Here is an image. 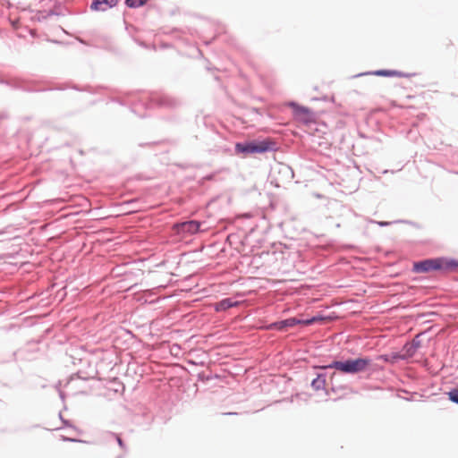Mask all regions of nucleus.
Returning <instances> with one entry per match:
<instances>
[{
	"label": "nucleus",
	"instance_id": "2",
	"mask_svg": "<svg viewBox=\"0 0 458 458\" xmlns=\"http://www.w3.org/2000/svg\"><path fill=\"white\" fill-rule=\"evenodd\" d=\"M371 365V360L369 358H358L347 360L345 361H333L324 368L335 369L343 373L354 374L365 371Z\"/></svg>",
	"mask_w": 458,
	"mask_h": 458
},
{
	"label": "nucleus",
	"instance_id": "13",
	"mask_svg": "<svg viewBox=\"0 0 458 458\" xmlns=\"http://www.w3.org/2000/svg\"><path fill=\"white\" fill-rule=\"evenodd\" d=\"M447 394L452 402L458 403V388L451 390Z\"/></svg>",
	"mask_w": 458,
	"mask_h": 458
},
{
	"label": "nucleus",
	"instance_id": "4",
	"mask_svg": "<svg viewBox=\"0 0 458 458\" xmlns=\"http://www.w3.org/2000/svg\"><path fill=\"white\" fill-rule=\"evenodd\" d=\"M251 148L250 152L254 153H264L275 148V143L270 140H253L250 141Z\"/></svg>",
	"mask_w": 458,
	"mask_h": 458
},
{
	"label": "nucleus",
	"instance_id": "15",
	"mask_svg": "<svg viewBox=\"0 0 458 458\" xmlns=\"http://www.w3.org/2000/svg\"><path fill=\"white\" fill-rule=\"evenodd\" d=\"M115 437H116V440H117L118 445H119L121 447H123L124 444H123V442L122 438H121L118 435H116V436H115Z\"/></svg>",
	"mask_w": 458,
	"mask_h": 458
},
{
	"label": "nucleus",
	"instance_id": "10",
	"mask_svg": "<svg viewBox=\"0 0 458 458\" xmlns=\"http://www.w3.org/2000/svg\"><path fill=\"white\" fill-rule=\"evenodd\" d=\"M250 148H251L250 142L237 143L235 145V151L237 153L252 154V152H250Z\"/></svg>",
	"mask_w": 458,
	"mask_h": 458
},
{
	"label": "nucleus",
	"instance_id": "8",
	"mask_svg": "<svg viewBox=\"0 0 458 458\" xmlns=\"http://www.w3.org/2000/svg\"><path fill=\"white\" fill-rule=\"evenodd\" d=\"M236 304H237L236 301H233L230 298H226V299H224V300L220 301L219 302L216 303L215 308H216V311H222V310H226L229 308H232V307L235 306Z\"/></svg>",
	"mask_w": 458,
	"mask_h": 458
},
{
	"label": "nucleus",
	"instance_id": "11",
	"mask_svg": "<svg viewBox=\"0 0 458 458\" xmlns=\"http://www.w3.org/2000/svg\"><path fill=\"white\" fill-rule=\"evenodd\" d=\"M147 0H126L125 4L131 8H137L144 5Z\"/></svg>",
	"mask_w": 458,
	"mask_h": 458
},
{
	"label": "nucleus",
	"instance_id": "6",
	"mask_svg": "<svg viewBox=\"0 0 458 458\" xmlns=\"http://www.w3.org/2000/svg\"><path fill=\"white\" fill-rule=\"evenodd\" d=\"M199 223L197 221H188L177 225L176 227L179 232L195 233L199 231Z\"/></svg>",
	"mask_w": 458,
	"mask_h": 458
},
{
	"label": "nucleus",
	"instance_id": "12",
	"mask_svg": "<svg viewBox=\"0 0 458 458\" xmlns=\"http://www.w3.org/2000/svg\"><path fill=\"white\" fill-rule=\"evenodd\" d=\"M373 74L377 76H396L399 74L396 71L390 70H378L373 72Z\"/></svg>",
	"mask_w": 458,
	"mask_h": 458
},
{
	"label": "nucleus",
	"instance_id": "5",
	"mask_svg": "<svg viewBox=\"0 0 458 458\" xmlns=\"http://www.w3.org/2000/svg\"><path fill=\"white\" fill-rule=\"evenodd\" d=\"M118 0H94L90 8L95 11L105 12L116 5Z\"/></svg>",
	"mask_w": 458,
	"mask_h": 458
},
{
	"label": "nucleus",
	"instance_id": "7",
	"mask_svg": "<svg viewBox=\"0 0 458 458\" xmlns=\"http://www.w3.org/2000/svg\"><path fill=\"white\" fill-rule=\"evenodd\" d=\"M324 318L322 317H312L310 318L305 319H299L296 318H288V327H293L295 325H302V326H309L315 322L322 321Z\"/></svg>",
	"mask_w": 458,
	"mask_h": 458
},
{
	"label": "nucleus",
	"instance_id": "14",
	"mask_svg": "<svg viewBox=\"0 0 458 458\" xmlns=\"http://www.w3.org/2000/svg\"><path fill=\"white\" fill-rule=\"evenodd\" d=\"M400 355H394L391 359L387 355H381L379 356V359L384 360L385 361L394 360L395 359L400 358Z\"/></svg>",
	"mask_w": 458,
	"mask_h": 458
},
{
	"label": "nucleus",
	"instance_id": "1",
	"mask_svg": "<svg viewBox=\"0 0 458 458\" xmlns=\"http://www.w3.org/2000/svg\"><path fill=\"white\" fill-rule=\"evenodd\" d=\"M458 267V262L444 258L425 259L413 264V271L416 273H427L435 270H453Z\"/></svg>",
	"mask_w": 458,
	"mask_h": 458
},
{
	"label": "nucleus",
	"instance_id": "3",
	"mask_svg": "<svg viewBox=\"0 0 458 458\" xmlns=\"http://www.w3.org/2000/svg\"><path fill=\"white\" fill-rule=\"evenodd\" d=\"M293 108L294 117L297 121L303 123H310L315 121L314 114L305 107L297 106L294 104H291Z\"/></svg>",
	"mask_w": 458,
	"mask_h": 458
},
{
	"label": "nucleus",
	"instance_id": "9",
	"mask_svg": "<svg viewBox=\"0 0 458 458\" xmlns=\"http://www.w3.org/2000/svg\"><path fill=\"white\" fill-rule=\"evenodd\" d=\"M326 386V379L324 377L318 375L315 379L311 382V386L315 390H322L325 388Z\"/></svg>",
	"mask_w": 458,
	"mask_h": 458
}]
</instances>
